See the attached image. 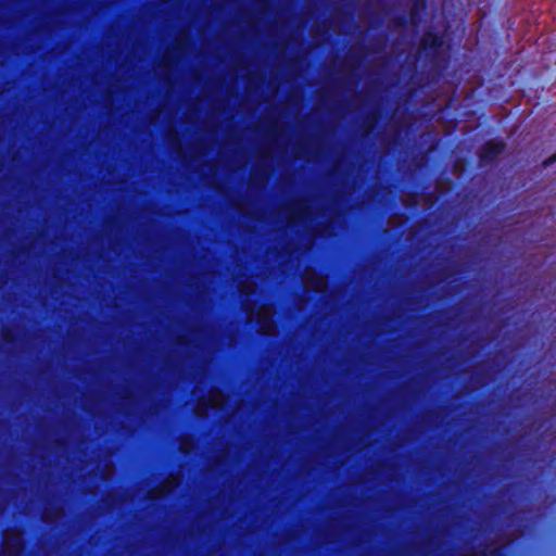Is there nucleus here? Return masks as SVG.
I'll return each mask as SVG.
<instances>
[{"mask_svg": "<svg viewBox=\"0 0 556 556\" xmlns=\"http://www.w3.org/2000/svg\"><path fill=\"white\" fill-rule=\"evenodd\" d=\"M225 402L224 393L220 390H211L207 397V404L204 405L202 402L198 403L194 407V414L197 416H204L206 414V406L212 408L220 407Z\"/></svg>", "mask_w": 556, "mask_h": 556, "instance_id": "obj_2", "label": "nucleus"}, {"mask_svg": "<svg viewBox=\"0 0 556 556\" xmlns=\"http://www.w3.org/2000/svg\"><path fill=\"white\" fill-rule=\"evenodd\" d=\"M303 282L307 289L323 292L327 289V280L325 277L317 275L313 270H306L303 277Z\"/></svg>", "mask_w": 556, "mask_h": 556, "instance_id": "obj_3", "label": "nucleus"}, {"mask_svg": "<svg viewBox=\"0 0 556 556\" xmlns=\"http://www.w3.org/2000/svg\"><path fill=\"white\" fill-rule=\"evenodd\" d=\"M12 540L13 545L15 546V553H18L22 548V538L21 534L17 533L13 538H10L8 534L5 535V545H9Z\"/></svg>", "mask_w": 556, "mask_h": 556, "instance_id": "obj_8", "label": "nucleus"}, {"mask_svg": "<svg viewBox=\"0 0 556 556\" xmlns=\"http://www.w3.org/2000/svg\"><path fill=\"white\" fill-rule=\"evenodd\" d=\"M504 149V144L498 141H490L488 142L480 154L482 162H492L500 153H502Z\"/></svg>", "mask_w": 556, "mask_h": 556, "instance_id": "obj_4", "label": "nucleus"}, {"mask_svg": "<svg viewBox=\"0 0 556 556\" xmlns=\"http://www.w3.org/2000/svg\"><path fill=\"white\" fill-rule=\"evenodd\" d=\"M179 484V479L175 476L168 477L160 488L152 491V497H160L170 492Z\"/></svg>", "mask_w": 556, "mask_h": 556, "instance_id": "obj_5", "label": "nucleus"}, {"mask_svg": "<svg viewBox=\"0 0 556 556\" xmlns=\"http://www.w3.org/2000/svg\"><path fill=\"white\" fill-rule=\"evenodd\" d=\"M274 307L269 305H262L256 313V320L260 324V331L265 334H273L276 330V325L273 320Z\"/></svg>", "mask_w": 556, "mask_h": 556, "instance_id": "obj_1", "label": "nucleus"}, {"mask_svg": "<svg viewBox=\"0 0 556 556\" xmlns=\"http://www.w3.org/2000/svg\"><path fill=\"white\" fill-rule=\"evenodd\" d=\"M440 39L438 36L432 34H426L421 40L422 49L433 48L440 45Z\"/></svg>", "mask_w": 556, "mask_h": 556, "instance_id": "obj_6", "label": "nucleus"}, {"mask_svg": "<svg viewBox=\"0 0 556 556\" xmlns=\"http://www.w3.org/2000/svg\"><path fill=\"white\" fill-rule=\"evenodd\" d=\"M247 311L249 312V316H248V318H249V319H252L253 314H252L251 308H247Z\"/></svg>", "mask_w": 556, "mask_h": 556, "instance_id": "obj_10", "label": "nucleus"}, {"mask_svg": "<svg viewBox=\"0 0 556 556\" xmlns=\"http://www.w3.org/2000/svg\"><path fill=\"white\" fill-rule=\"evenodd\" d=\"M256 290V285L250 280H244L239 285V291L242 294H251Z\"/></svg>", "mask_w": 556, "mask_h": 556, "instance_id": "obj_7", "label": "nucleus"}, {"mask_svg": "<svg viewBox=\"0 0 556 556\" xmlns=\"http://www.w3.org/2000/svg\"><path fill=\"white\" fill-rule=\"evenodd\" d=\"M192 447V440L185 438L181 440L180 450L185 453L189 452Z\"/></svg>", "mask_w": 556, "mask_h": 556, "instance_id": "obj_9", "label": "nucleus"}]
</instances>
